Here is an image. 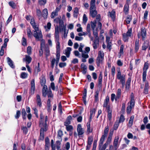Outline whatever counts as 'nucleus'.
<instances>
[{
	"label": "nucleus",
	"mask_w": 150,
	"mask_h": 150,
	"mask_svg": "<svg viewBox=\"0 0 150 150\" xmlns=\"http://www.w3.org/2000/svg\"><path fill=\"white\" fill-rule=\"evenodd\" d=\"M95 0H91L90 3V15L93 18L95 17L97 14L95 6Z\"/></svg>",
	"instance_id": "1"
},
{
	"label": "nucleus",
	"mask_w": 150,
	"mask_h": 150,
	"mask_svg": "<svg viewBox=\"0 0 150 150\" xmlns=\"http://www.w3.org/2000/svg\"><path fill=\"white\" fill-rule=\"evenodd\" d=\"M117 79L120 80V82L122 84V88H123L125 84V75L124 74L122 75L120 71L119 70L117 71Z\"/></svg>",
	"instance_id": "2"
},
{
	"label": "nucleus",
	"mask_w": 150,
	"mask_h": 150,
	"mask_svg": "<svg viewBox=\"0 0 150 150\" xmlns=\"http://www.w3.org/2000/svg\"><path fill=\"white\" fill-rule=\"evenodd\" d=\"M132 33V30L131 28L128 29L126 33H124L123 34V40L125 42L128 41L129 37L131 36Z\"/></svg>",
	"instance_id": "3"
},
{
	"label": "nucleus",
	"mask_w": 150,
	"mask_h": 150,
	"mask_svg": "<svg viewBox=\"0 0 150 150\" xmlns=\"http://www.w3.org/2000/svg\"><path fill=\"white\" fill-rule=\"evenodd\" d=\"M148 68V64L146 63L144 64V67L143 68V72L142 74V79L143 82L146 81V71Z\"/></svg>",
	"instance_id": "4"
},
{
	"label": "nucleus",
	"mask_w": 150,
	"mask_h": 150,
	"mask_svg": "<svg viewBox=\"0 0 150 150\" xmlns=\"http://www.w3.org/2000/svg\"><path fill=\"white\" fill-rule=\"evenodd\" d=\"M103 107L104 108H105L107 110L111 109L110 108V103H109V97L108 96L106 97L104 101Z\"/></svg>",
	"instance_id": "5"
},
{
	"label": "nucleus",
	"mask_w": 150,
	"mask_h": 150,
	"mask_svg": "<svg viewBox=\"0 0 150 150\" xmlns=\"http://www.w3.org/2000/svg\"><path fill=\"white\" fill-rule=\"evenodd\" d=\"M47 130V126H44V127H41L40 129V133L39 138V140H43L44 139V132H46Z\"/></svg>",
	"instance_id": "6"
},
{
	"label": "nucleus",
	"mask_w": 150,
	"mask_h": 150,
	"mask_svg": "<svg viewBox=\"0 0 150 150\" xmlns=\"http://www.w3.org/2000/svg\"><path fill=\"white\" fill-rule=\"evenodd\" d=\"M33 35L36 39L39 40L42 39V34L40 30L37 31L36 32L34 31Z\"/></svg>",
	"instance_id": "7"
},
{
	"label": "nucleus",
	"mask_w": 150,
	"mask_h": 150,
	"mask_svg": "<svg viewBox=\"0 0 150 150\" xmlns=\"http://www.w3.org/2000/svg\"><path fill=\"white\" fill-rule=\"evenodd\" d=\"M109 127L107 126L105 127L104 132V134L102 136L100 139V141L101 143L103 142L104 140H105V138L107 137V135Z\"/></svg>",
	"instance_id": "8"
},
{
	"label": "nucleus",
	"mask_w": 150,
	"mask_h": 150,
	"mask_svg": "<svg viewBox=\"0 0 150 150\" xmlns=\"http://www.w3.org/2000/svg\"><path fill=\"white\" fill-rule=\"evenodd\" d=\"M77 131L78 132V135L79 137H81V136L84 133V131L82 128L81 124H78L77 127Z\"/></svg>",
	"instance_id": "9"
},
{
	"label": "nucleus",
	"mask_w": 150,
	"mask_h": 150,
	"mask_svg": "<svg viewBox=\"0 0 150 150\" xmlns=\"http://www.w3.org/2000/svg\"><path fill=\"white\" fill-rule=\"evenodd\" d=\"M119 139V137L117 136L115 137V139L113 142V145L115 150L118 148L119 147L120 142H118Z\"/></svg>",
	"instance_id": "10"
},
{
	"label": "nucleus",
	"mask_w": 150,
	"mask_h": 150,
	"mask_svg": "<svg viewBox=\"0 0 150 150\" xmlns=\"http://www.w3.org/2000/svg\"><path fill=\"white\" fill-rule=\"evenodd\" d=\"M105 140H104L103 142L101 143L100 141V139L99 144V150H105L107 146L108 145V144L105 143L103 146V144Z\"/></svg>",
	"instance_id": "11"
},
{
	"label": "nucleus",
	"mask_w": 150,
	"mask_h": 150,
	"mask_svg": "<svg viewBox=\"0 0 150 150\" xmlns=\"http://www.w3.org/2000/svg\"><path fill=\"white\" fill-rule=\"evenodd\" d=\"M25 57L23 58V62H25L26 65H28L30 63L32 60V58L30 57L28 55H25Z\"/></svg>",
	"instance_id": "12"
},
{
	"label": "nucleus",
	"mask_w": 150,
	"mask_h": 150,
	"mask_svg": "<svg viewBox=\"0 0 150 150\" xmlns=\"http://www.w3.org/2000/svg\"><path fill=\"white\" fill-rule=\"evenodd\" d=\"M54 37L55 41H58L59 40V30L58 26L56 27L55 28Z\"/></svg>",
	"instance_id": "13"
},
{
	"label": "nucleus",
	"mask_w": 150,
	"mask_h": 150,
	"mask_svg": "<svg viewBox=\"0 0 150 150\" xmlns=\"http://www.w3.org/2000/svg\"><path fill=\"white\" fill-rule=\"evenodd\" d=\"M43 86L42 90V96L44 97H46L47 95V90L48 89L46 85H44Z\"/></svg>",
	"instance_id": "14"
},
{
	"label": "nucleus",
	"mask_w": 150,
	"mask_h": 150,
	"mask_svg": "<svg viewBox=\"0 0 150 150\" xmlns=\"http://www.w3.org/2000/svg\"><path fill=\"white\" fill-rule=\"evenodd\" d=\"M96 110L95 108H93L90 111V116L89 121L90 122L93 117L94 116V114L95 113Z\"/></svg>",
	"instance_id": "15"
},
{
	"label": "nucleus",
	"mask_w": 150,
	"mask_h": 150,
	"mask_svg": "<svg viewBox=\"0 0 150 150\" xmlns=\"http://www.w3.org/2000/svg\"><path fill=\"white\" fill-rule=\"evenodd\" d=\"M103 77L101 73L99 75V76L98 79V87L100 88L102 87V80Z\"/></svg>",
	"instance_id": "16"
},
{
	"label": "nucleus",
	"mask_w": 150,
	"mask_h": 150,
	"mask_svg": "<svg viewBox=\"0 0 150 150\" xmlns=\"http://www.w3.org/2000/svg\"><path fill=\"white\" fill-rule=\"evenodd\" d=\"M45 50V54L46 56V57H47L50 54V51L48 46L47 45H46L45 47L43 48Z\"/></svg>",
	"instance_id": "17"
},
{
	"label": "nucleus",
	"mask_w": 150,
	"mask_h": 150,
	"mask_svg": "<svg viewBox=\"0 0 150 150\" xmlns=\"http://www.w3.org/2000/svg\"><path fill=\"white\" fill-rule=\"evenodd\" d=\"M113 134V132H110L109 133L107 140L106 142L108 145L110 143L111 141Z\"/></svg>",
	"instance_id": "18"
},
{
	"label": "nucleus",
	"mask_w": 150,
	"mask_h": 150,
	"mask_svg": "<svg viewBox=\"0 0 150 150\" xmlns=\"http://www.w3.org/2000/svg\"><path fill=\"white\" fill-rule=\"evenodd\" d=\"M7 62L9 66L12 68L15 67V66L13 64V62L9 57L7 58Z\"/></svg>",
	"instance_id": "19"
},
{
	"label": "nucleus",
	"mask_w": 150,
	"mask_h": 150,
	"mask_svg": "<svg viewBox=\"0 0 150 150\" xmlns=\"http://www.w3.org/2000/svg\"><path fill=\"white\" fill-rule=\"evenodd\" d=\"M47 15L48 11L47 9V8L44 9L42 11V16L44 19H45L47 18Z\"/></svg>",
	"instance_id": "20"
},
{
	"label": "nucleus",
	"mask_w": 150,
	"mask_h": 150,
	"mask_svg": "<svg viewBox=\"0 0 150 150\" xmlns=\"http://www.w3.org/2000/svg\"><path fill=\"white\" fill-rule=\"evenodd\" d=\"M131 79L130 78H128L125 85V89L126 90H128L130 88V82Z\"/></svg>",
	"instance_id": "21"
},
{
	"label": "nucleus",
	"mask_w": 150,
	"mask_h": 150,
	"mask_svg": "<svg viewBox=\"0 0 150 150\" xmlns=\"http://www.w3.org/2000/svg\"><path fill=\"white\" fill-rule=\"evenodd\" d=\"M47 95L48 96V97L49 98H50V99H51V98H52L53 95L52 93L51 89L50 88V87H49V90L47 91Z\"/></svg>",
	"instance_id": "22"
},
{
	"label": "nucleus",
	"mask_w": 150,
	"mask_h": 150,
	"mask_svg": "<svg viewBox=\"0 0 150 150\" xmlns=\"http://www.w3.org/2000/svg\"><path fill=\"white\" fill-rule=\"evenodd\" d=\"M149 83L148 82H146L145 86L144 89V92L145 94H147L148 92Z\"/></svg>",
	"instance_id": "23"
},
{
	"label": "nucleus",
	"mask_w": 150,
	"mask_h": 150,
	"mask_svg": "<svg viewBox=\"0 0 150 150\" xmlns=\"http://www.w3.org/2000/svg\"><path fill=\"white\" fill-rule=\"evenodd\" d=\"M44 118V116L42 113H41L40 115V125L41 127H42V125L43 124V119Z\"/></svg>",
	"instance_id": "24"
},
{
	"label": "nucleus",
	"mask_w": 150,
	"mask_h": 150,
	"mask_svg": "<svg viewBox=\"0 0 150 150\" xmlns=\"http://www.w3.org/2000/svg\"><path fill=\"white\" fill-rule=\"evenodd\" d=\"M109 13L110 14V16L112 18V20L114 21L115 18V10H113L111 12H109Z\"/></svg>",
	"instance_id": "25"
},
{
	"label": "nucleus",
	"mask_w": 150,
	"mask_h": 150,
	"mask_svg": "<svg viewBox=\"0 0 150 150\" xmlns=\"http://www.w3.org/2000/svg\"><path fill=\"white\" fill-rule=\"evenodd\" d=\"M121 94V90L120 88H118L117 90L116 96L115 98L116 101L118 100L120 97Z\"/></svg>",
	"instance_id": "26"
},
{
	"label": "nucleus",
	"mask_w": 150,
	"mask_h": 150,
	"mask_svg": "<svg viewBox=\"0 0 150 150\" xmlns=\"http://www.w3.org/2000/svg\"><path fill=\"white\" fill-rule=\"evenodd\" d=\"M149 45V42L147 41H145L142 46V50H146L148 47Z\"/></svg>",
	"instance_id": "27"
},
{
	"label": "nucleus",
	"mask_w": 150,
	"mask_h": 150,
	"mask_svg": "<svg viewBox=\"0 0 150 150\" xmlns=\"http://www.w3.org/2000/svg\"><path fill=\"white\" fill-rule=\"evenodd\" d=\"M71 50V48L68 47L67 49L65 50V54L66 55L67 57H69L70 54V52Z\"/></svg>",
	"instance_id": "28"
},
{
	"label": "nucleus",
	"mask_w": 150,
	"mask_h": 150,
	"mask_svg": "<svg viewBox=\"0 0 150 150\" xmlns=\"http://www.w3.org/2000/svg\"><path fill=\"white\" fill-rule=\"evenodd\" d=\"M139 49V40H136L135 42V51L136 52H137Z\"/></svg>",
	"instance_id": "29"
},
{
	"label": "nucleus",
	"mask_w": 150,
	"mask_h": 150,
	"mask_svg": "<svg viewBox=\"0 0 150 150\" xmlns=\"http://www.w3.org/2000/svg\"><path fill=\"white\" fill-rule=\"evenodd\" d=\"M37 105H39L40 107H41L42 105V103L40 97L39 95H37Z\"/></svg>",
	"instance_id": "30"
},
{
	"label": "nucleus",
	"mask_w": 150,
	"mask_h": 150,
	"mask_svg": "<svg viewBox=\"0 0 150 150\" xmlns=\"http://www.w3.org/2000/svg\"><path fill=\"white\" fill-rule=\"evenodd\" d=\"M134 118V116L133 115L131 117L128 123V126L129 127H131L133 125Z\"/></svg>",
	"instance_id": "31"
},
{
	"label": "nucleus",
	"mask_w": 150,
	"mask_h": 150,
	"mask_svg": "<svg viewBox=\"0 0 150 150\" xmlns=\"http://www.w3.org/2000/svg\"><path fill=\"white\" fill-rule=\"evenodd\" d=\"M63 135V132L61 130H58L57 133V137L59 140H62V136Z\"/></svg>",
	"instance_id": "32"
},
{
	"label": "nucleus",
	"mask_w": 150,
	"mask_h": 150,
	"mask_svg": "<svg viewBox=\"0 0 150 150\" xmlns=\"http://www.w3.org/2000/svg\"><path fill=\"white\" fill-rule=\"evenodd\" d=\"M103 58L100 57H97L96 59V63L98 66L100 65V64L101 63L102 61L103 60Z\"/></svg>",
	"instance_id": "33"
},
{
	"label": "nucleus",
	"mask_w": 150,
	"mask_h": 150,
	"mask_svg": "<svg viewBox=\"0 0 150 150\" xmlns=\"http://www.w3.org/2000/svg\"><path fill=\"white\" fill-rule=\"evenodd\" d=\"M99 93V91L98 90H97L95 93V95L94 96L95 97V101L97 102L98 100V94Z\"/></svg>",
	"instance_id": "34"
},
{
	"label": "nucleus",
	"mask_w": 150,
	"mask_h": 150,
	"mask_svg": "<svg viewBox=\"0 0 150 150\" xmlns=\"http://www.w3.org/2000/svg\"><path fill=\"white\" fill-rule=\"evenodd\" d=\"M108 119L110 120L111 119L112 117V110L111 109L108 110Z\"/></svg>",
	"instance_id": "35"
},
{
	"label": "nucleus",
	"mask_w": 150,
	"mask_h": 150,
	"mask_svg": "<svg viewBox=\"0 0 150 150\" xmlns=\"http://www.w3.org/2000/svg\"><path fill=\"white\" fill-rule=\"evenodd\" d=\"M28 76V74L27 73L23 72L21 73L20 77L23 79H25Z\"/></svg>",
	"instance_id": "36"
},
{
	"label": "nucleus",
	"mask_w": 150,
	"mask_h": 150,
	"mask_svg": "<svg viewBox=\"0 0 150 150\" xmlns=\"http://www.w3.org/2000/svg\"><path fill=\"white\" fill-rule=\"evenodd\" d=\"M93 30V34L94 35L95 37L96 40L98 41H99V38L98 36V34L97 32V30Z\"/></svg>",
	"instance_id": "37"
},
{
	"label": "nucleus",
	"mask_w": 150,
	"mask_h": 150,
	"mask_svg": "<svg viewBox=\"0 0 150 150\" xmlns=\"http://www.w3.org/2000/svg\"><path fill=\"white\" fill-rule=\"evenodd\" d=\"M129 11V5L127 4L125 5L124 11L125 14H127Z\"/></svg>",
	"instance_id": "38"
},
{
	"label": "nucleus",
	"mask_w": 150,
	"mask_h": 150,
	"mask_svg": "<svg viewBox=\"0 0 150 150\" xmlns=\"http://www.w3.org/2000/svg\"><path fill=\"white\" fill-rule=\"evenodd\" d=\"M51 23L50 22H48L47 23V25L44 26V28L46 30V31L49 30L51 28Z\"/></svg>",
	"instance_id": "39"
},
{
	"label": "nucleus",
	"mask_w": 150,
	"mask_h": 150,
	"mask_svg": "<svg viewBox=\"0 0 150 150\" xmlns=\"http://www.w3.org/2000/svg\"><path fill=\"white\" fill-rule=\"evenodd\" d=\"M21 112L23 119H26L25 116L26 115V113L24 108H23L22 109Z\"/></svg>",
	"instance_id": "40"
},
{
	"label": "nucleus",
	"mask_w": 150,
	"mask_h": 150,
	"mask_svg": "<svg viewBox=\"0 0 150 150\" xmlns=\"http://www.w3.org/2000/svg\"><path fill=\"white\" fill-rule=\"evenodd\" d=\"M50 98H49L47 103V110L48 111H50L51 108V105L50 104Z\"/></svg>",
	"instance_id": "41"
},
{
	"label": "nucleus",
	"mask_w": 150,
	"mask_h": 150,
	"mask_svg": "<svg viewBox=\"0 0 150 150\" xmlns=\"http://www.w3.org/2000/svg\"><path fill=\"white\" fill-rule=\"evenodd\" d=\"M36 14L38 17L40 19L42 17V13L41 11L39 9H37L36 10Z\"/></svg>",
	"instance_id": "42"
},
{
	"label": "nucleus",
	"mask_w": 150,
	"mask_h": 150,
	"mask_svg": "<svg viewBox=\"0 0 150 150\" xmlns=\"http://www.w3.org/2000/svg\"><path fill=\"white\" fill-rule=\"evenodd\" d=\"M87 132L88 133H91L92 132V129H90V122L89 121L88 123H87Z\"/></svg>",
	"instance_id": "43"
},
{
	"label": "nucleus",
	"mask_w": 150,
	"mask_h": 150,
	"mask_svg": "<svg viewBox=\"0 0 150 150\" xmlns=\"http://www.w3.org/2000/svg\"><path fill=\"white\" fill-rule=\"evenodd\" d=\"M46 45H45V41L44 40H41V43L40 45L41 50H42L43 49V48L45 47Z\"/></svg>",
	"instance_id": "44"
},
{
	"label": "nucleus",
	"mask_w": 150,
	"mask_h": 150,
	"mask_svg": "<svg viewBox=\"0 0 150 150\" xmlns=\"http://www.w3.org/2000/svg\"><path fill=\"white\" fill-rule=\"evenodd\" d=\"M56 51H60V44L59 40L56 41Z\"/></svg>",
	"instance_id": "45"
},
{
	"label": "nucleus",
	"mask_w": 150,
	"mask_h": 150,
	"mask_svg": "<svg viewBox=\"0 0 150 150\" xmlns=\"http://www.w3.org/2000/svg\"><path fill=\"white\" fill-rule=\"evenodd\" d=\"M146 32L145 29H142V38L144 39L146 36Z\"/></svg>",
	"instance_id": "46"
},
{
	"label": "nucleus",
	"mask_w": 150,
	"mask_h": 150,
	"mask_svg": "<svg viewBox=\"0 0 150 150\" xmlns=\"http://www.w3.org/2000/svg\"><path fill=\"white\" fill-rule=\"evenodd\" d=\"M50 87L53 91H57L58 88H55L54 83V82H52L50 84Z\"/></svg>",
	"instance_id": "47"
},
{
	"label": "nucleus",
	"mask_w": 150,
	"mask_h": 150,
	"mask_svg": "<svg viewBox=\"0 0 150 150\" xmlns=\"http://www.w3.org/2000/svg\"><path fill=\"white\" fill-rule=\"evenodd\" d=\"M91 28L93 30H94L95 28L96 25V21H95L93 22H91Z\"/></svg>",
	"instance_id": "48"
},
{
	"label": "nucleus",
	"mask_w": 150,
	"mask_h": 150,
	"mask_svg": "<svg viewBox=\"0 0 150 150\" xmlns=\"http://www.w3.org/2000/svg\"><path fill=\"white\" fill-rule=\"evenodd\" d=\"M119 122H118V121H116L115 124L114 125V129L116 130L117 129L119 125Z\"/></svg>",
	"instance_id": "49"
},
{
	"label": "nucleus",
	"mask_w": 150,
	"mask_h": 150,
	"mask_svg": "<svg viewBox=\"0 0 150 150\" xmlns=\"http://www.w3.org/2000/svg\"><path fill=\"white\" fill-rule=\"evenodd\" d=\"M46 83V79L44 77L42 78V79L40 80V84L42 86H43L45 85Z\"/></svg>",
	"instance_id": "50"
},
{
	"label": "nucleus",
	"mask_w": 150,
	"mask_h": 150,
	"mask_svg": "<svg viewBox=\"0 0 150 150\" xmlns=\"http://www.w3.org/2000/svg\"><path fill=\"white\" fill-rule=\"evenodd\" d=\"M9 4L12 8H15L16 5L13 1H10L8 3Z\"/></svg>",
	"instance_id": "51"
},
{
	"label": "nucleus",
	"mask_w": 150,
	"mask_h": 150,
	"mask_svg": "<svg viewBox=\"0 0 150 150\" xmlns=\"http://www.w3.org/2000/svg\"><path fill=\"white\" fill-rule=\"evenodd\" d=\"M22 44L24 46H25L27 45V40L24 37L22 38Z\"/></svg>",
	"instance_id": "52"
},
{
	"label": "nucleus",
	"mask_w": 150,
	"mask_h": 150,
	"mask_svg": "<svg viewBox=\"0 0 150 150\" xmlns=\"http://www.w3.org/2000/svg\"><path fill=\"white\" fill-rule=\"evenodd\" d=\"M93 141V139L92 137H89L88 139V145L91 146Z\"/></svg>",
	"instance_id": "53"
},
{
	"label": "nucleus",
	"mask_w": 150,
	"mask_h": 150,
	"mask_svg": "<svg viewBox=\"0 0 150 150\" xmlns=\"http://www.w3.org/2000/svg\"><path fill=\"white\" fill-rule=\"evenodd\" d=\"M55 61L56 59L54 58L52 59L51 61V67L52 69H53L54 67V65L55 62Z\"/></svg>",
	"instance_id": "54"
},
{
	"label": "nucleus",
	"mask_w": 150,
	"mask_h": 150,
	"mask_svg": "<svg viewBox=\"0 0 150 150\" xmlns=\"http://www.w3.org/2000/svg\"><path fill=\"white\" fill-rule=\"evenodd\" d=\"M45 146H50V140L48 137L45 139Z\"/></svg>",
	"instance_id": "55"
},
{
	"label": "nucleus",
	"mask_w": 150,
	"mask_h": 150,
	"mask_svg": "<svg viewBox=\"0 0 150 150\" xmlns=\"http://www.w3.org/2000/svg\"><path fill=\"white\" fill-rule=\"evenodd\" d=\"M132 17L131 16H127L125 20L127 24H129L131 20Z\"/></svg>",
	"instance_id": "56"
},
{
	"label": "nucleus",
	"mask_w": 150,
	"mask_h": 150,
	"mask_svg": "<svg viewBox=\"0 0 150 150\" xmlns=\"http://www.w3.org/2000/svg\"><path fill=\"white\" fill-rule=\"evenodd\" d=\"M32 48L30 46H28L27 49V52L29 55H30L31 54Z\"/></svg>",
	"instance_id": "57"
},
{
	"label": "nucleus",
	"mask_w": 150,
	"mask_h": 150,
	"mask_svg": "<svg viewBox=\"0 0 150 150\" xmlns=\"http://www.w3.org/2000/svg\"><path fill=\"white\" fill-rule=\"evenodd\" d=\"M86 52H83L82 53V57L85 59H86L89 57V56L88 54H86Z\"/></svg>",
	"instance_id": "58"
},
{
	"label": "nucleus",
	"mask_w": 150,
	"mask_h": 150,
	"mask_svg": "<svg viewBox=\"0 0 150 150\" xmlns=\"http://www.w3.org/2000/svg\"><path fill=\"white\" fill-rule=\"evenodd\" d=\"M64 125L67 127L66 129L67 131H70L73 129V127L72 126L67 125L66 124H64Z\"/></svg>",
	"instance_id": "59"
},
{
	"label": "nucleus",
	"mask_w": 150,
	"mask_h": 150,
	"mask_svg": "<svg viewBox=\"0 0 150 150\" xmlns=\"http://www.w3.org/2000/svg\"><path fill=\"white\" fill-rule=\"evenodd\" d=\"M125 119L123 115H121L120 116L119 120L118 121V122H122L125 120Z\"/></svg>",
	"instance_id": "60"
},
{
	"label": "nucleus",
	"mask_w": 150,
	"mask_h": 150,
	"mask_svg": "<svg viewBox=\"0 0 150 150\" xmlns=\"http://www.w3.org/2000/svg\"><path fill=\"white\" fill-rule=\"evenodd\" d=\"M104 54L103 52L100 51L98 53V57L103 58Z\"/></svg>",
	"instance_id": "61"
},
{
	"label": "nucleus",
	"mask_w": 150,
	"mask_h": 150,
	"mask_svg": "<svg viewBox=\"0 0 150 150\" xmlns=\"http://www.w3.org/2000/svg\"><path fill=\"white\" fill-rule=\"evenodd\" d=\"M21 129L23 130V132L25 134H27L28 131V129L26 127H22Z\"/></svg>",
	"instance_id": "62"
},
{
	"label": "nucleus",
	"mask_w": 150,
	"mask_h": 150,
	"mask_svg": "<svg viewBox=\"0 0 150 150\" xmlns=\"http://www.w3.org/2000/svg\"><path fill=\"white\" fill-rule=\"evenodd\" d=\"M46 0H40L39 1V3L40 5H44L46 3Z\"/></svg>",
	"instance_id": "63"
},
{
	"label": "nucleus",
	"mask_w": 150,
	"mask_h": 150,
	"mask_svg": "<svg viewBox=\"0 0 150 150\" xmlns=\"http://www.w3.org/2000/svg\"><path fill=\"white\" fill-rule=\"evenodd\" d=\"M132 107L129 105L128 106L127 108V113H130L131 112L132 108Z\"/></svg>",
	"instance_id": "64"
}]
</instances>
